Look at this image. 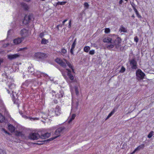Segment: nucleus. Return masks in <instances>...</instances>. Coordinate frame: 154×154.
<instances>
[{
	"mask_svg": "<svg viewBox=\"0 0 154 154\" xmlns=\"http://www.w3.org/2000/svg\"><path fill=\"white\" fill-rule=\"evenodd\" d=\"M61 110L60 106L57 105L55 108V112L57 116H58L61 113Z\"/></svg>",
	"mask_w": 154,
	"mask_h": 154,
	"instance_id": "nucleus-17",
	"label": "nucleus"
},
{
	"mask_svg": "<svg viewBox=\"0 0 154 154\" xmlns=\"http://www.w3.org/2000/svg\"><path fill=\"white\" fill-rule=\"evenodd\" d=\"M23 39V37L17 38L13 40V42L14 45H17L20 43Z\"/></svg>",
	"mask_w": 154,
	"mask_h": 154,
	"instance_id": "nucleus-14",
	"label": "nucleus"
},
{
	"mask_svg": "<svg viewBox=\"0 0 154 154\" xmlns=\"http://www.w3.org/2000/svg\"><path fill=\"white\" fill-rule=\"evenodd\" d=\"M122 0H120V1H119V3L120 4H121L122 2Z\"/></svg>",
	"mask_w": 154,
	"mask_h": 154,
	"instance_id": "nucleus-58",
	"label": "nucleus"
},
{
	"mask_svg": "<svg viewBox=\"0 0 154 154\" xmlns=\"http://www.w3.org/2000/svg\"><path fill=\"white\" fill-rule=\"evenodd\" d=\"M119 30L121 32H126L127 31L126 29L124 26H121L119 29Z\"/></svg>",
	"mask_w": 154,
	"mask_h": 154,
	"instance_id": "nucleus-31",
	"label": "nucleus"
},
{
	"mask_svg": "<svg viewBox=\"0 0 154 154\" xmlns=\"http://www.w3.org/2000/svg\"><path fill=\"white\" fill-rule=\"evenodd\" d=\"M8 44H6V45H4L3 46V47H6L7 46H8Z\"/></svg>",
	"mask_w": 154,
	"mask_h": 154,
	"instance_id": "nucleus-57",
	"label": "nucleus"
},
{
	"mask_svg": "<svg viewBox=\"0 0 154 154\" xmlns=\"http://www.w3.org/2000/svg\"><path fill=\"white\" fill-rule=\"evenodd\" d=\"M45 56V54L41 52L36 53L34 54V56L35 58L40 59L43 58Z\"/></svg>",
	"mask_w": 154,
	"mask_h": 154,
	"instance_id": "nucleus-7",
	"label": "nucleus"
},
{
	"mask_svg": "<svg viewBox=\"0 0 154 154\" xmlns=\"http://www.w3.org/2000/svg\"><path fill=\"white\" fill-rule=\"evenodd\" d=\"M26 49V48H20L17 51H23L24 49Z\"/></svg>",
	"mask_w": 154,
	"mask_h": 154,
	"instance_id": "nucleus-47",
	"label": "nucleus"
},
{
	"mask_svg": "<svg viewBox=\"0 0 154 154\" xmlns=\"http://www.w3.org/2000/svg\"><path fill=\"white\" fill-rule=\"evenodd\" d=\"M21 35L23 37H26L28 36L29 32L28 30L25 29H23L21 31Z\"/></svg>",
	"mask_w": 154,
	"mask_h": 154,
	"instance_id": "nucleus-9",
	"label": "nucleus"
},
{
	"mask_svg": "<svg viewBox=\"0 0 154 154\" xmlns=\"http://www.w3.org/2000/svg\"><path fill=\"white\" fill-rule=\"evenodd\" d=\"M55 61L61 66H66L67 65L69 67H72L71 64L64 58L57 57L55 59Z\"/></svg>",
	"mask_w": 154,
	"mask_h": 154,
	"instance_id": "nucleus-3",
	"label": "nucleus"
},
{
	"mask_svg": "<svg viewBox=\"0 0 154 154\" xmlns=\"http://www.w3.org/2000/svg\"><path fill=\"white\" fill-rule=\"evenodd\" d=\"M133 9L135 13H136L138 12L136 9L134 7H133Z\"/></svg>",
	"mask_w": 154,
	"mask_h": 154,
	"instance_id": "nucleus-52",
	"label": "nucleus"
},
{
	"mask_svg": "<svg viewBox=\"0 0 154 154\" xmlns=\"http://www.w3.org/2000/svg\"><path fill=\"white\" fill-rule=\"evenodd\" d=\"M59 70L66 79L67 82L69 84L75 81L74 75L75 72L73 68H59Z\"/></svg>",
	"mask_w": 154,
	"mask_h": 154,
	"instance_id": "nucleus-2",
	"label": "nucleus"
},
{
	"mask_svg": "<svg viewBox=\"0 0 154 154\" xmlns=\"http://www.w3.org/2000/svg\"><path fill=\"white\" fill-rule=\"evenodd\" d=\"M78 101L76 102L75 103H72V107L73 108H75L76 109H77L79 106Z\"/></svg>",
	"mask_w": 154,
	"mask_h": 154,
	"instance_id": "nucleus-29",
	"label": "nucleus"
},
{
	"mask_svg": "<svg viewBox=\"0 0 154 154\" xmlns=\"http://www.w3.org/2000/svg\"><path fill=\"white\" fill-rule=\"evenodd\" d=\"M13 101L14 102V103L16 104H17L18 103V99H15L14 97H13Z\"/></svg>",
	"mask_w": 154,
	"mask_h": 154,
	"instance_id": "nucleus-36",
	"label": "nucleus"
},
{
	"mask_svg": "<svg viewBox=\"0 0 154 154\" xmlns=\"http://www.w3.org/2000/svg\"><path fill=\"white\" fill-rule=\"evenodd\" d=\"M145 145L144 144H142L141 145L138 146L137 148L135 149L134 150L131 154L134 153L136 151L139 150L140 149H143Z\"/></svg>",
	"mask_w": 154,
	"mask_h": 154,
	"instance_id": "nucleus-18",
	"label": "nucleus"
},
{
	"mask_svg": "<svg viewBox=\"0 0 154 154\" xmlns=\"http://www.w3.org/2000/svg\"><path fill=\"white\" fill-rule=\"evenodd\" d=\"M75 92L76 94V95H78L79 94V92L78 91V88L77 86H75Z\"/></svg>",
	"mask_w": 154,
	"mask_h": 154,
	"instance_id": "nucleus-37",
	"label": "nucleus"
},
{
	"mask_svg": "<svg viewBox=\"0 0 154 154\" xmlns=\"http://www.w3.org/2000/svg\"><path fill=\"white\" fill-rule=\"evenodd\" d=\"M30 84H31L30 80H26L23 83L21 86L22 88H26L28 87Z\"/></svg>",
	"mask_w": 154,
	"mask_h": 154,
	"instance_id": "nucleus-13",
	"label": "nucleus"
},
{
	"mask_svg": "<svg viewBox=\"0 0 154 154\" xmlns=\"http://www.w3.org/2000/svg\"><path fill=\"white\" fill-rule=\"evenodd\" d=\"M132 17L134 18V15H133L132 16Z\"/></svg>",
	"mask_w": 154,
	"mask_h": 154,
	"instance_id": "nucleus-61",
	"label": "nucleus"
},
{
	"mask_svg": "<svg viewBox=\"0 0 154 154\" xmlns=\"http://www.w3.org/2000/svg\"><path fill=\"white\" fill-rule=\"evenodd\" d=\"M8 128L9 130L11 132L14 131L15 130V127L12 125H8Z\"/></svg>",
	"mask_w": 154,
	"mask_h": 154,
	"instance_id": "nucleus-24",
	"label": "nucleus"
},
{
	"mask_svg": "<svg viewBox=\"0 0 154 154\" xmlns=\"http://www.w3.org/2000/svg\"><path fill=\"white\" fill-rule=\"evenodd\" d=\"M5 117L0 113V122H5Z\"/></svg>",
	"mask_w": 154,
	"mask_h": 154,
	"instance_id": "nucleus-25",
	"label": "nucleus"
},
{
	"mask_svg": "<svg viewBox=\"0 0 154 154\" xmlns=\"http://www.w3.org/2000/svg\"><path fill=\"white\" fill-rule=\"evenodd\" d=\"M59 54L62 55L64 57H66V54L67 53V51L64 48H62L61 49V51H59L58 52Z\"/></svg>",
	"mask_w": 154,
	"mask_h": 154,
	"instance_id": "nucleus-20",
	"label": "nucleus"
},
{
	"mask_svg": "<svg viewBox=\"0 0 154 154\" xmlns=\"http://www.w3.org/2000/svg\"><path fill=\"white\" fill-rule=\"evenodd\" d=\"M40 137V135L37 133H31L29 136V138L32 140H37Z\"/></svg>",
	"mask_w": 154,
	"mask_h": 154,
	"instance_id": "nucleus-6",
	"label": "nucleus"
},
{
	"mask_svg": "<svg viewBox=\"0 0 154 154\" xmlns=\"http://www.w3.org/2000/svg\"><path fill=\"white\" fill-rule=\"evenodd\" d=\"M69 26H71V20H70L69 23Z\"/></svg>",
	"mask_w": 154,
	"mask_h": 154,
	"instance_id": "nucleus-56",
	"label": "nucleus"
},
{
	"mask_svg": "<svg viewBox=\"0 0 154 154\" xmlns=\"http://www.w3.org/2000/svg\"><path fill=\"white\" fill-rule=\"evenodd\" d=\"M0 154H6V153L5 151L0 149Z\"/></svg>",
	"mask_w": 154,
	"mask_h": 154,
	"instance_id": "nucleus-39",
	"label": "nucleus"
},
{
	"mask_svg": "<svg viewBox=\"0 0 154 154\" xmlns=\"http://www.w3.org/2000/svg\"><path fill=\"white\" fill-rule=\"evenodd\" d=\"M51 93H52L53 96H54V95H55V94L56 93L55 91L54 90H52L51 91Z\"/></svg>",
	"mask_w": 154,
	"mask_h": 154,
	"instance_id": "nucleus-49",
	"label": "nucleus"
},
{
	"mask_svg": "<svg viewBox=\"0 0 154 154\" xmlns=\"http://www.w3.org/2000/svg\"><path fill=\"white\" fill-rule=\"evenodd\" d=\"M12 31V30L11 29L9 30L8 32V36L10 34V33H11V32Z\"/></svg>",
	"mask_w": 154,
	"mask_h": 154,
	"instance_id": "nucleus-53",
	"label": "nucleus"
},
{
	"mask_svg": "<svg viewBox=\"0 0 154 154\" xmlns=\"http://www.w3.org/2000/svg\"><path fill=\"white\" fill-rule=\"evenodd\" d=\"M32 119L33 120H35V119L33 118H32Z\"/></svg>",
	"mask_w": 154,
	"mask_h": 154,
	"instance_id": "nucleus-64",
	"label": "nucleus"
},
{
	"mask_svg": "<svg viewBox=\"0 0 154 154\" xmlns=\"http://www.w3.org/2000/svg\"><path fill=\"white\" fill-rule=\"evenodd\" d=\"M90 48L89 46H85L84 48V51L86 52H88L90 50Z\"/></svg>",
	"mask_w": 154,
	"mask_h": 154,
	"instance_id": "nucleus-32",
	"label": "nucleus"
},
{
	"mask_svg": "<svg viewBox=\"0 0 154 154\" xmlns=\"http://www.w3.org/2000/svg\"><path fill=\"white\" fill-rule=\"evenodd\" d=\"M154 133L153 131H151L147 136L149 138H150L153 135Z\"/></svg>",
	"mask_w": 154,
	"mask_h": 154,
	"instance_id": "nucleus-33",
	"label": "nucleus"
},
{
	"mask_svg": "<svg viewBox=\"0 0 154 154\" xmlns=\"http://www.w3.org/2000/svg\"><path fill=\"white\" fill-rule=\"evenodd\" d=\"M21 112H20V114L21 115L22 114V113Z\"/></svg>",
	"mask_w": 154,
	"mask_h": 154,
	"instance_id": "nucleus-60",
	"label": "nucleus"
},
{
	"mask_svg": "<svg viewBox=\"0 0 154 154\" xmlns=\"http://www.w3.org/2000/svg\"><path fill=\"white\" fill-rule=\"evenodd\" d=\"M5 131V133H7V134H9V133L7 131Z\"/></svg>",
	"mask_w": 154,
	"mask_h": 154,
	"instance_id": "nucleus-59",
	"label": "nucleus"
},
{
	"mask_svg": "<svg viewBox=\"0 0 154 154\" xmlns=\"http://www.w3.org/2000/svg\"><path fill=\"white\" fill-rule=\"evenodd\" d=\"M67 20V19H66L64 20L63 21V25H64V23Z\"/></svg>",
	"mask_w": 154,
	"mask_h": 154,
	"instance_id": "nucleus-54",
	"label": "nucleus"
},
{
	"mask_svg": "<svg viewBox=\"0 0 154 154\" xmlns=\"http://www.w3.org/2000/svg\"><path fill=\"white\" fill-rule=\"evenodd\" d=\"M103 41L104 42L107 43V48L111 50L114 47L116 48H119L121 40L117 35H113L112 38L107 37L104 38L103 39Z\"/></svg>",
	"mask_w": 154,
	"mask_h": 154,
	"instance_id": "nucleus-1",
	"label": "nucleus"
},
{
	"mask_svg": "<svg viewBox=\"0 0 154 154\" xmlns=\"http://www.w3.org/2000/svg\"><path fill=\"white\" fill-rule=\"evenodd\" d=\"M66 3V2H57V5H64Z\"/></svg>",
	"mask_w": 154,
	"mask_h": 154,
	"instance_id": "nucleus-35",
	"label": "nucleus"
},
{
	"mask_svg": "<svg viewBox=\"0 0 154 154\" xmlns=\"http://www.w3.org/2000/svg\"><path fill=\"white\" fill-rule=\"evenodd\" d=\"M76 116V115L75 114H73L71 117V118H70L69 120V123H70L71 122L75 119Z\"/></svg>",
	"mask_w": 154,
	"mask_h": 154,
	"instance_id": "nucleus-30",
	"label": "nucleus"
},
{
	"mask_svg": "<svg viewBox=\"0 0 154 154\" xmlns=\"http://www.w3.org/2000/svg\"><path fill=\"white\" fill-rule=\"evenodd\" d=\"M133 69H136L137 68H132Z\"/></svg>",
	"mask_w": 154,
	"mask_h": 154,
	"instance_id": "nucleus-63",
	"label": "nucleus"
},
{
	"mask_svg": "<svg viewBox=\"0 0 154 154\" xmlns=\"http://www.w3.org/2000/svg\"><path fill=\"white\" fill-rule=\"evenodd\" d=\"M118 106H115L114 108L112 110V111L108 115V116L107 117H106V120L108 119L111 116L114 114V113L117 111L118 109Z\"/></svg>",
	"mask_w": 154,
	"mask_h": 154,
	"instance_id": "nucleus-10",
	"label": "nucleus"
},
{
	"mask_svg": "<svg viewBox=\"0 0 154 154\" xmlns=\"http://www.w3.org/2000/svg\"><path fill=\"white\" fill-rule=\"evenodd\" d=\"M30 83L32 84V85L34 86H37L38 85V83L37 80L34 79H30Z\"/></svg>",
	"mask_w": 154,
	"mask_h": 154,
	"instance_id": "nucleus-16",
	"label": "nucleus"
},
{
	"mask_svg": "<svg viewBox=\"0 0 154 154\" xmlns=\"http://www.w3.org/2000/svg\"><path fill=\"white\" fill-rule=\"evenodd\" d=\"M125 68H121V69L119 72L121 73H123L125 71Z\"/></svg>",
	"mask_w": 154,
	"mask_h": 154,
	"instance_id": "nucleus-43",
	"label": "nucleus"
},
{
	"mask_svg": "<svg viewBox=\"0 0 154 154\" xmlns=\"http://www.w3.org/2000/svg\"><path fill=\"white\" fill-rule=\"evenodd\" d=\"M130 64L131 67H135L136 66L137 62L134 59H132L130 61Z\"/></svg>",
	"mask_w": 154,
	"mask_h": 154,
	"instance_id": "nucleus-23",
	"label": "nucleus"
},
{
	"mask_svg": "<svg viewBox=\"0 0 154 154\" xmlns=\"http://www.w3.org/2000/svg\"><path fill=\"white\" fill-rule=\"evenodd\" d=\"M110 30L109 28H106L105 29V32L106 33H108L110 32Z\"/></svg>",
	"mask_w": 154,
	"mask_h": 154,
	"instance_id": "nucleus-40",
	"label": "nucleus"
},
{
	"mask_svg": "<svg viewBox=\"0 0 154 154\" xmlns=\"http://www.w3.org/2000/svg\"><path fill=\"white\" fill-rule=\"evenodd\" d=\"M66 131V128L63 126H62L57 128L55 131L54 134L56 136L55 138L60 135L61 134H63Z\"/></svg>",
	"mask_w": 154,
	"mask_h": 154,
	"instance_id": "nucleus-4",
	"label": "nucleus"
},
{
	"mask_svg": "<svg viewBox=\"0 0 154 154\" xmlns=\"http://www.w3.org/2000/svg\"><path fill=\"white\" fill-rule=\"evenodd\" d=\"M50 133H46L44 134H42L41 137L43 139H45L49 137L50 136Z\"/></svg>",
	"mask_w": 154,
	"mask_h": 154,
	"instance_id": "nucleus-19",
	"label": "nucleus"
},
{
	"mask_svg": "<svg viewBox=\"0 0 154 154\" xmlns=\"http://www.w3.org/2000/svg\"><path fill=\"white\" fill-rule=\"evenodd\" d=\"M48 42V41L45 38H43L41 41V43L42 44H46Z\"/></svg>",
	"mask_w": 154,
	"mask_h": 154,
	"instance_id": "nucleus-34",
	"label": "nucleus"
},
{
	"mask_svg": "<svg viewBox=\"0 0 154 154\" xmlns=\"http://www.w3.org/2000/svg\"><path fill=\"white\" fill-rule=\"evenodd\" d=\"M51 139H48L47 140H45L43 141V142H45L50 141L51 140Z\"/></svg>",
	"mask_w": 154,
	"mask_h": 154,
	"instance_id": "nucleus-50",
	"label": "nucleus"
},
{
	"mask_svg": "<svg viewBox=\"0 0 154 154\" xmlns=\"http://www.w3.org/2000/svg\"><path fill=\"white\" fill-rule=\"evenodd\" d=\"M22 135V132L20 131H18L17 133V135L18 136H21Z\"/></svg>",
	"mask_w": 154,
	"mask_h": 154,
	"instance_id": "nucleus-45",
	"label": "nucleus"
},
{
	"mask_svg": "<svg viewBox=\"0 0 154 154\" xmlns=\"http://www.w3.org/2000/svg\"><path fill=\"white\" fill-rule=\"evenodd\" d=\"M71 26H69V25L68 27H69V28H70Z\"/></svg>",
	"mask_w": 154,
	"mask_h": 154,
	"instance_id": "nucleus-62",
	"label": "nucleus"
},
{
	"mask_svg": "<svg viewBox=\"0 0 154 154\" xmlns=\"http://www.w3.org/2000/svg\"><path fill=\"white\" fill-rule=\"evenodd\" d=\"M118 106H115L114 108L112 110V111L108 115V116L107 117H106V120L108 119L111 116L114 114V113L117 111L118 109Z\"/></svg>",
	"mask_w": 154,
	"mask_h": 154,
	"instance_id": "nucleus-11",
	"label": "nucleus"
},
{
	"mask_svg": "<svg viewBox=\"0 0 154 154\" xmlns=\"http://www.w3.org/2000/svg\"><path fill=\"white\" fill-rule=\"evenodd\" d=\"M21 5L22 7L25 10H27L29 8L28 6L25 3H21Z\"/></svg>",
	"mask_w": 154,
	"mask_h": 154,
	"instance_id": "nucleus-28",
	"label": "nucleus"
},
{
	"mask_svg": "<svg viewBox=\"0 0 154 154\" xmlns=\"http://www.w3.org/2000/svg\"><path fill=\"white\" fill-rule=\"evenodd\" d=\"M53 101L54 103H55V104H57L58 103V101L57 100H54Z\"/></svg>",
	"mask_w": 154,
	"mask_h": 154,
	"instance_id": "nucleus-51",
	"label": "nucleus"
},
{
	"mask_svg": "<svg viewBox=\"0 0 154 154\" xmlns=\"http://www.w3.org/2000/svg\"><path fill=\"white\" fill-rule=\"evenodd\" d=\"M7 84L8 85V86L9 88L11 89H12L15 86V85H14V83L12 82L8 83V82L7 83Z\"/></svg>",
	"mask_w": 154,
	"mask_h": 154,
	"instance_id": "nucleus-27",
	"label": "nucleus"
},
{
	"mask_svg": "<svg viewBox=\"0 0 154 154\" xmlns=\"http://www.w3.org/2000/svg\"><path fill=\"white\" fill-rule=\"evenodd\" d=\"M11 71L10 72H15L16 70V68H10V69L9 70Z\"/></svg>",
	"mask_w": 154,
	"mask_h": 154,
	"instance_id": "nucleus-42",
	"label": "nucleus"
},
{
	"mask_svg": "<svg viewBox=\"0 0 154 154\" xmlns=\"http://www.w3.org/2000/svg\"><path fill=\"white\" fill-rule=\"evenodd\" d=\"M76 43V39L75 38L73 42L70 51V53L72 54H73L74 49Z\"/></svg>",
	"mask_w": 154,
	"mask_h": 154,
	"instance_id": "nucleus-15",
	"label": "nucleus"
},
{
	"mask_svg": "<svg viewBox=\"0 0 154 154\" xmlns=\"http://www.w3.org/2000/svg\"><path fill=\"white\" fill-rule=\"evenodd\" d=\"M30 20V17L29 16H26L23 20V23L24 24H27L29 23Z\"/></svg>",
	"mask_w": 154,
	"mask_h": 154,
	"instance_id": "nucleus-22",
	"label": "nucleus"
},
{
	"mask_svg": "<svg viewBox=\"0 0 154 154\" xmlns=\"http://www.w3.org/2000/svg\"><path fill=\"white\" fill-rule=\"evenodd\" d=\"M94 53L95 51L94 50H91L89 52V54L91 55H93L94 54Z\"/></svg>",
	"mask_w": 154,
	"mask_h": 154,
	"instance_id": "nucleus-41",
	"label": "nucleus"
},
{
	"mask_svg": "<svg viewBox=\"0 0 154 154\" xmlns=\"http://www.w3.org/2000/svg\"><path fill=\"white\" fill-rule=\"evenodd\" d=\"M34 75L39 78L41 77L42 76L44 77L48 76V75L46 74L38 71H35Z\"/></svg>",
	"mask_w": 154,
	"mask_h": 154,
	"instance_id": "nucleus-8",
	"label": "nucleus"
},
{
	"mask_svg": "<svg viewBox=\"0 0 154 154\" xmlns=\"http://www.w3.org/2000/svg\"><path fill=\"white\" fill-rule=\"evenodd\" d=\"M3 75L4 76L5 75V77L6 78H8V76H7V75L6 74H3Z\"/></svg>",
	"mask_w": 154,
	"mask_h": 154,
	"instance_id": "nucleus-55",
	"label": "nucleus"
},
{
	"mask_svg": "<svg viewBox=\"0 0 154 154\" xmlns=\"http://www.w3.org/2000/svg\"><path fill=\"white\" fill-rule=\"evenodd\" d=\"M136 75L137 79L139 80L143 79L145 75L140 69H139L136 71Z\"/></svg>",
	"mask_w": 154,
	"mask_h": 154,
	"instance_id": "nucleus-5",
	"label": "nucleus"
},
{
	"mask_svg": "<svg viewBox=\"0 0 154 154\" xmlns=\"http://www.w3.org/2000/svg\"><path fill=\"white\" fill-rule=\"evenodd\" d=\"M138 38L137 36H136L134 37V41L136 43L138 41Z\"/></svg>",
	"mask_w": 154,
	"mask_h": 154,
	"instance_id": "nucleus-44",
	"label": "nucleus"
},
{
	"mask_svg": "<svg viewBox=\"0 0 154 154\" xmlns=\"http://www.w3.org/2000/svg\"><path fill=\"white\" fill-rule=\"evenodd\" d=\"M44 33H41L40 34V35H39V37H40L41 38H42V37L44 36Z\"/></svg>",
	"mask_w": 154,
	"mask_h": 154,
	"instance_id": "nucleus-48",
	"label": "nucleus"
},
{
	"mask_svg": "<svg viewBox=\"0 0 154 154\" xmlns=\"http://www.w3.org/2000/svg\"><path fill=\"white\" fill-rule=\"evenodd\" d=\"M84 6L85 9H88V8L89 5L87 2H85L84 4Z\"/></svg>",
	"mask_w": 154,
	"mask_h": 154,
	"instance_id": "nucleus-38",
	"label": "nucleus"
},
{
	"mask_svg": "<svg viewBox=\"0 0 154 154\" xmlns=\"http://www.w3.org/2000/svg\"><path fill=\"white\" fill-rule=\"evenodd\" d=\"M137 16L139 18H141V15L139 14L138 12H137V13H136Z\"/></svg>",
	"mask_w": 154,
	"mask_h": 154,
	"instance_id": "nucleus-46",
	"label": "nucleus"
},
{
	"mask_svg": "<svg viewBox=\"0 0 154 154\" xmlns=\"http://www.w3.org/2000/svg\"><path fill=\"white\" fill-rule=\"evenodd\" d=\"M28 70L29 72L34 75L35 71L34 68H28Z\"/></svg>",
	"mask_w": 154,
	"mask_h": 154,
	"instance_id": "nucleus-26",
	"label": "nucleus"
},
{
	"mask_svg": "<svg viewBox=\"0 0 154 154\" xmlns=\"http://www.w3.org/2000/svg\"><path fill=\"white\" fill-rule=\"evenodd\" d=\"M64 95V92L63 91H61L59 92V94H56L55 96L56 97L58 98H60L62 97Z\"/></svg>",
	"mask_w": 154,
	"mask_h": 154,
	"instance_id": "nucleus-21",
	"label": "nucleus"
},
{
	"mask_svg": "<svg viewBox=\"0 0 154 154\" xmlns=\"http://www.w3.org/2000/svg\"><path fill=\"white\" fill-rule=\"evenodd\" d=\"M20 56V54H10L8 55V59L11 60L15 59Z\"/></svg>",
	"mask_w": 154,
	"mask_h": 154,
	"instance_id": "nucleus-12",
	"label": "nucleus"
}]
</instances>
